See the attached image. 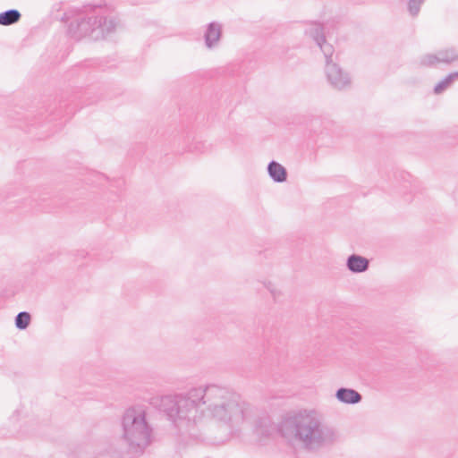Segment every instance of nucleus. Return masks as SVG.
Instances as JSON below:
<instances>
[{"label": "nucleus", "mask_w": 458, "mask_h": 458, "mask_svg": "<svg viewBox=\"0 0 458 458\" xmlns=\"http://www.w3.org/2000/svg\"><path fill=\"white\" fill-rule=\"evenodd\" d=\"M203 395L204 428L208 420L219 424L216 432H205L203 437L211 445H224L241 432L251 408L238 394L217 385L204 387Z\"/></svg>", "instance_id": "1"}, {"label": "nucleus", "mask_w": 458, "mask_h": 458, "mask_svg": "<svg viewBox=\"0 0 458 458\" xmlns=\"http://www.w3.org/2000/svg\"><path fill=\"white\" fill-rule=\"evenodd\" d=\"M281 436L292 445L317 451L335 439V433L316 410H303L284 418L278 428Z\"/></svg>", "instance_id": "2"}, {"label": "nucleus", "mask_w": 458, "mask_h": 458, "mask_svg": "<svg viewBox=\"0 0 458 458\" xmlns=\"http://www.w3.org/2000/svg\"><path fill=\"white\" fill-rule=\"evenodd\" d=\"M203 392V387H197L174 393V430L190 437H203L199 433L204 430Z\"/></svg>", "instance_id": "3"}, {"label": "nucleus", "mask_w": 458, "mask_h": 458, "mask_svg": "<svg viewBox=\"0 0 458 458\" xmlns=\"http://www.w3.org/2000/svg\"><path fill=\"white\" fill-rule=\"evenodd\" d=\"M121 439L137 456L144 454L152 443L153 428L147 420L146 411L138 406L127 408L121 417Z\"/></svg>", "instance_id": "4"}, {"label": "nucleus", "mask_w": 458, "mask_h": 458, "mask_svg": "<svg viewBox=\"0 0 458 458\" xmlns=\"http://www.w3.org/2000/svg\"><path fill=\"white\" fill-rule=\"evenodd\" d=\"M120 25L115 16H106L100 10H94L72 21L69 24L68 34L76 40L84 38L99 40L114 33Z\"/></svg>", "instance_id": "5"}, {"label": "nucleus", "mask_w": 458, "mask_h": 458, "mask_svg": "<svg viewBox=\"0 0 458 458\" xmlns=\"http://www.w3.org/2000/svg\"><path fill=\"white\" fill-rule=\"evenodd\" d=\"M306 34L314 39L324 54L326 58L325 72L328 83L338 90L350 88L352 84L351 76L347 72L333 63L334 47L331 44L327 43L322 26L318 23H313L306 30Z\"/></svg>", "instance_id": "6"}, {"label": "nucleus", "mask_w": 458, "mask_h": 458, "mask_svg": "<svg viewBox=\"0 0 458 458\" xmlns=\"http://www.w3.org/2000/svg\"><path fill=\"white\" fill-rule=\"evenodd\" d=\"M222 36V25L218 22H210L204 34L205 45L211 49L218 45Z\"/></svg>", "instance_id": "7"}, {"label": "nucleus", "mask_w": 458, "mask_h": 458, "mask_svg": "<svg viewBox=\"0 0 458 458\" xmlns=\"http://www.w3.org/2000/svg\"><path fill=\"white\" fill-rule=\"evenodd\" d=\"M369 267V260L360 255L352 254L346 259V267L354 274L367 271Z\"/></svg>", "instance_id": "8"}, {"label": "nucleus", "mask_w": 458, "mask_h": 458, "mask_svg": "<svg viewBox=\"0 0 458 458\" xmlns=\"http://www.w3.org/2000/svg\"><path fill=\"white\" fill-rule=\"evenodd\" d=\"M335 398L343 403L356 404L361 401L362 396L354 389L341 387L336 391Z\"/></svg>", "instance_id": "9"}, {"label": "nucleus", "mask_w": 458, "mask_h": 458, "mask_svg": "<svg viewBox=\"0 0 458 458\" xmlns=\"http://www.w3.org/2000/svg\"><path fill=\"white\" fill-rule=\"evenodd\" d=\"M150 404L158 410L160 412H164L168 420L172 418V396L162 395L155 396L151 398Z\"/></svg>", "instance_id": "10"}, {"label": "nucleus", "mask_w": 458, "mask_h": 458, "mask_svg": "<svg viewBox=\"0 0 458 458\" xmlns=\"http://www.w3.org/2000/svg\"><path fill=\"white\" fill-rule=\"evenodd\" d=\"M267 173L275 182H284L287 180L286 169L276 161L268 164Z\"/></svg>", "instance_id": "11"}, {"label": "nucleus", "mask_w": 458, "mask_h": 458, "mask_svg": "<svg viewBox=\"0 0 458 458\" xmlns=\"http://www.w3.org/2000/svg\"><path fill=\"white\" fill-rule=\"evenodd\" d=\"M21 14L16 9H9L0 13V25L9 26L18 22Z\"/></svg>", "instance_id": "12"}, {"label": "nucleus", "mask_w": 458, "mask_h": 458, "mask_svg": "<svg viewBox=\"0 0 458 458\" xmlns=\"http://www.w3.org/2000/svg\"><path fill=\"white\" fill-rule=\"evenodd\" d=\"M456 79H458V72L449 73L442 81L436 84L434 87V93L436 95L443 93L453 84Z\"/></svg>", "instance_id": "13"}, {"label": "nucleus", "mask_w": 458, "mask_h": 458, "mask_svg": "<svg viewBox=\"0 0 458 458\" xmlns=\"http://www.w3.org/2000/svg\"><path fill=\"white\" fill-rule=\"evenodd\" d=\"M438 53L444 64L449 65L458 61V50L454 47L440 49Z\"/></svg>", "instance_id": "14"}, {"label": "nucleus", "mask_w": 458, "mask_h": 458, "mask_svg": "<svg viewBox=\"0 0 458 458\" xmlns=\"http://www.w3.org/2000/svg\"><path fill=\"white\" fill-rule=\"evenodd\" d=\"M272 430V423L268 417L260 419L256 424V431L259 435L268 436Z\"/></svg>", "instance_id": "15"}, {"label": "nucleus", "mask_w": 458, "mask_h": 458, "mask_svg": "<svg viewBox=\"0 0 458 458\" xmlns=\"http://www.w3.org/2000/svg\"><path fill=\"white\" fill-rule=\"evenodd\" d=\"M31 320V316L27 311H21L15 317V327L20 330L26 329Z\"/></svg>", "instance_id": "16"}, {"label": "nucleus", "mask_w": 458, "mask_h": 458, "mask_svg": "<svg viewBox=\"0 0 458 458\" xmlns=\"http://www.w3.org/2000/svg\"><path fill=\"white\" fill-rule=\"evenodd\" d=\"M425 0H409L407 4V10L411 16L416 17L420 13V6Z\"/></svg>", "instance_id": "17"}, {"label": "nucleus", "mask_w": 458, "mask_h": 458, "mask_svg": "<svg viewBox=\"0 0 458 458\" xmlns=\"http://www.w3.org/2000/svg\"><path fill=\"white\" fill-rule=\"evenodd\" d=\"M264 286L269 291L273 299L276 301L282 296V292L271 282H264Z\"/></svg>", "instance_id": "18"}, {"label": "nucleus", "mask_w": 458, "mask_h": 458, "mask_svg": "<svg viewBox=\"0 0 458 458\" xmlns=\"http://www.w3.org/2000/svg\"><path fill=\"white\" fill-rule=\"evenodd\" d=\"M419 64L422 67H435L433 54L428 53L421 55L419 59Z\"/></svg>", "instance_id": "19"}, {"label": "nucleus", "mask_w": 458, "mask_h": 458, "mask_svg": "<svg viewBox=\"0 0 458 458\" xmlns=\"http://www.w3.org/2000/svg\"><path fill=\"white\" fill-rule=\"evenodd\" d=\"M433 54V59H434V64L435 66L440 64H443L441 62V58H440V55L438 53V51H437L436 53H432Z\"/></svg>", "instance_id": "20"}, {"label": "nucleus", "mask_w": 458, "mask_h": 458, "mask_svg": "<svg viewBox=\"0 0 458 458\" xmlns=\"http://www.w3.org/2000/svg\"><path fill=\"white\" fill-rule=\"evenodd\" d=\"M199 149L197 147H195L194 149H191V151H199Z\"/></svg>", "instance_id": "21"}]
</instances>
